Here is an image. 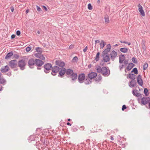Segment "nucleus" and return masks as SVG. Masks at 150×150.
Wrapping results in <instances>:
<instances>
[{"label": "nucleus", "instance_id": "nucleus-3", "mask_svg": "<svg viewBox=\"0 0 150 150\" xmlns=\"http://www.w3.org/2000/svg\"><path fill=\"white\" fill-rule=\"evenodd\" d=\"M17 64L18 66L20 67V69L21 70H24L26 65L25 60L24 59L20 60L18 61Z\"/></svg>", "mask_w": 150, "mask_h": 150}, {"label": "nucleus", "instance_id": "nucleus-44", "mask_svg": "<svg viewBox=\"0 0 150 150\" xmlns=\"http://www.w3.org/2000/svg\"><path fill=\"white\" fill-rule=\"evenodd\" d=\"M13 58H15L16 59H18L20 57L19 55L17 54H13Z\"/></svg>", "mask_w": 150, "mask_h": 150}, {"label": "nucleus", "instance_id": "nucleus-22", "mask_svg": "<svg viewBox=\"0 0 150 150\" xmlns=\"http://www.w3.org/2000/svg\"><path fill=\"white\" fill-rule=\"evenodd\" d=\"M125 57L123 54H121L119 56V63L122 64L124 61Z\"/></svg>", "mask_w": 150, "mask_h": 150}, {"label": "nucleus", "instance_id": "nucleus-6", "mask_svg": "<svg viewBox=\"0 0 150 150\" xmlns=\"http://www.w3.org/2000/svg\"><path fill=\"white\" fill-rule=\"evenodd\" d=\"M35 59L33 58H31L28 61V65L30 68L33 69L34 68L35 66Z\"/></svg>", "mask_w": 150, "mask_h": 150}, {"label": "nucleus", "instance_id": "nucleus-19", "mask_svg": "<svg viewBox=\"0 0 150 150\" xmlns=\"http://www.w3.org/2000/svg\"><path fill=\"white\" fill-rule=\"evenodd\" d=\"M138 6L139 7V11L140 13L143 16H144L145 13L144 12V11L143 9L142 6L141 5H140V4H139L138 5Z\"/></svg>", "mask_w": 150, "mask_h": 150}, {"label": "nucleus", "instance_id": "nucleus-34", "mask_svg": "<svg viewBox=\"0 0 150 150\" xmlns=\"http://www.w3.org/2000/svg\"><path fill=\"white\" fill-rule=\"evenodd\" d=\"M100 54V52H98L96 54V56L95 57V59L96 62L98 61L99 60Z\"/></svg>", "mask_w": 150, "mask_h": 150}, {"label": "nucleus", "instance_id": "nucleus-46", "mask_svg": "<svg viewBox=\"0 0 150 150\" xmlns=\"http://www.w3.org/2000/svg\"><path fill=\"white\" fill-rule=\"evenodd\" d=\"M124 64L125 65H126L127 64H128V59L125 60L124 62Z\"/></svg>", "mask_w": 150, "mask_h": 150}, {"label": "nucleus", "instance_id": "nucleus-54", "mask_svg": "<svg viewBox=\"0 0 150 150\" xmlns=\"http://www.w3.org/2000/svg\"><path fill=\"white\" fill-rule=\"evenodd\" d=\"M15 37L16 35H15L13 34L11 35V39H13L15 38Z\"/></svg>", "mask_w": 150, "mask_h": 150}, {"label": "nucleus", "instance_id": "nucleus-14", "mask_svg": "<svg viewBox=\"0 0 150 150\" xmlns=\"http://www.w3.org/2000/svg\"><path fill=\"white\" fill-rule=\"evenodd\" d=\"M102 57H103V60L102 62H107L110 61V58L109 56V54L106 55H101Z\"/></svg>", "mask_w": 150, "mask_h": 150}, {"label": "nucleus", "instance_id": "nucleus-39", "mask_svg": "<svg viewBox=\"0 0 150 150\" xmlns=\"http://www.w3.org/2000/svg\"><path fill=\"white\" fill-rule=\"evenodd\" d=\"M148 67V64L147 63H144L143 65V69L144 70H145Z\"/></svg>", "mask_w": 150, "mask_h": 150}, {"label": "nucleus", "instance_id": "nucleus-8", "mask_svg": "<svg viewBox=\"0 0 150 150\" xmlns=\"http://www.w3.org/2000/svg\"><path fill=\"white\" fill-rule=\"evenodd\" d=\"M9 65L12 69L16 68L17 67V61L16 60H11L9 63Z\"/></svg>", "mask_w": 150, "mask_h": 150}, {"label": "nucleus", "instance_id": "nucleus-33", "mask_svg": "<svg viewBox=\"0 0 150 150\" xmlns=\"http://www.w3.org/2000/svg\"><path fill=\"white\" fill-rule=\"evenodd\" d=\"M78 57L77 56H75L73 57L71 61V62H72L74 63H76L78 61Z\"/></svg>", "mask_w": 150, "mask_h": 150}, {"label": "nucleus", "instance_id": "nucleus-55", "mask_svg": "<svg viewBox=\"0 0 150 150\" xmlns=\"http://www.w3.org/2000/svg\"><path fill=\"white\" fill-rule=\"evenodd\" d=\"M8 76H11V72H9L6 74Z\"/></svg>", "mask_w": 150, "mask_h": 150}, {"label": "nucleus", "instance_id": "nucleus-17", "mask_svg": "<svg viewBox=\"0 0 150 150\" xmlns=\"http://www.w3.org/2000/svg\"><path fill=\"white\" fill-rule=\"evenodd\" d=\"M10 69V68L8 66L6 65L2 67L0 69L2 73H5L8 71Z\"/></svg>", "mask_w": 150, "mask_h": 150}, {"label": "nucleus", "instance_id": "nucleus-21", "mask_svg": "<svg viewBox=\"0 0 150 150\" xmlns=\"http://www.w3.org/2000/svg\"><path fill=\"white\" fill-rule=\"evenodd\" d=\"M74 72L73 70L71 69H69L66 70V74L68 76V77H69V76Z\"/></svg>", "mask_w": 150, "mask_h": 150}, {"label": "nucleus", "instance_id": "nucleus-16", "mask_svg": "<svg viewBox=\"0 0 150 150\" xmlns=\"http://www.w3.org/2000/svg\"><path fill=\"white\" fill-rule=\"evenodd\" d=\"M71 79L72 81H75L77 79L78 75L77 73L74 72L69 76Z\"/></svg>", "mask_w": 150, "mask_h": 150}, {"label": "nucleus", "instance_id": "nucleus-61", "mask_svg": "<svg viewBox=\"0 0 150 150\" xmlns=\"http://www.w3.org/2000/svg\"><path fill=\"white\" fill-rule=\"evenodd\" d=\"M72 129H73L72 130L73 131L75 132L77 130V129L75 128H73Z\"/></svg>", "mask_w": 150, "mask_h": 150}, {"label": "nucleus", "instance_id": "nucleus-51", "mask_svg": "<svg viewBox=\"0 0 150 150\" xmlns=\"http://www.w3.org/2000/svg\"><path fill=\"white\" fill-rule=\"evenodd\" d=\"M21 33L20 30H18L16 32V34L18 36H19L21 34Z\"/></svg>", "mask_w": 150, "mask_h": 150}, {"label": "nucleus", "instance_id": "nucleus-9", "mask_svg": "<svg viewBox=\"0 0 150 150\" xmlns=\"http://www.w3.org/2000/svg\"><path fill=\"white\" fill-rule=\"evenodd\" d=\"M107 48L105 49L102 53L101 55H106L108 54V53L110 51L111 48V46L110 44H108L107 46Z\"/></svg>", "mask_w": 150, "mask_h": 150}, {"label": "nucleus", "instance_id": "nucleus-4", "mask_svg": "<svg viewBox=\"0 0 150 150\" xmlns=\"http://www.w3.org/2000/svg\"><path fill=\"white\" fill-rule=\"evenodd\" d=\"M43 67L44 68V71L46 73H48L49 72L48 71L50 70L53 67L51 64L47 63L45 64Z\"/></svg>", "mask_w": 150, "mask_h": 150}, {"label": "nucleus", "instance_id": "nucleus-58", "mask_svg": "<svg viewBox=\"0 0 150 150\" xmlns=\"http://www.w3.org/2000/svg\"><path fill=\"white\" fill-rule=\"evenodd\" d=\"M103 62H101L100 63V65L101 66H103L105 65V63H103Z\"/></svg>", "mask_w": 150, "mask_h": 150}, {"label": "nucleus", "instance_id": "nucleus-15", "mask_svg": "<svg viewBox=\"0 0 150 150\" xmlns=\"http://www.w3.org/2000/svg\"><path fill=\"white\" fill-rule=\"evenodd\" d=\"M97 76V74L95 72H92L88 74V77L90 79L95 78Z\"/></svg>", "mask_w": 150, "mask_h": 150}, {"label": "nucleus", "instance_id": "nucleus-18", "mask_svg": "<svg viewBox=\"0 0 150 150\" xmlns=\"http://www.w3.org/2000/svg\"><path fill=\"white\" fill-rule=\"evenodd\" d=\"M137 82L141 86H142L143 84V81L142 79L141 76L140 75H138L137 76Z\"/></svg>", "mask_w": 150, "mask_h": 150}, {"label": "nucleus", "instance_id": "nucleus-50", "mask_svg": "<svg viewBox=\"0 0 150 150\" xmlns=\"http://www.w3.org/2000/svg\"><path fill=\"white\" fill-rule=\"evenodd\" d=\"M127 108V107L125 105H123L122 106V111H124L125 109Z\"/></svg>", "mask_w": 150, "mask_h": 150}, {"label": "nucleus", "instance_id": "nucleus-52", "mask_svg": "<svg viewBox=\"0 0 150 150\" xmlns=\"http://www.w3.org/2000/svg\"><path fill=\"white\" fill-rule=\"evenodd\" d=\"M124 65L123 64H122V65H120L119 66V68L120 70H121L123 69L124 66Z\"/></svg>", "mask_w": 150, "mask_h": 150}, {"label": "nucleus", "instance_id": "nucleus-10", "mask_svg": "<svg viewBox=\"0 0 150 150\" xmlns=\"http://www.w3.org/2000/svg\"><path fill=\"white\" fill-rule=\"evenodd\" d=\"M149 97H144L141 98V104L142 105H145L148 103L150 100Z\"/></svg>", "mask_w": 150, "mask_h": 150}, {"label": "nucleus", "instance_id": "nucleus-43", "mask_svg": "<svg viewBox=\"0 0 150 150\" xmlns=\"http://www.w3.org/2000/svg\"><path fill=\"white\" fill-rule=\"evenodd\" d=\"M88 9L90 10H91L92 9V6L91 5V4L90 3H89L88 4Z\"/></svg>", "mask_w": 150, "mask_h": 150}, {"label": "nucleus", "instance_id": "nucleus-12", "mask_svg": "<svg viewBox=\"0 0 150 150\" xmlns=\"http://www.w3.org/2000/svg\"><path fill=\"white\" fill-rule=\"evenodd\" d=\"M66 69L63 67H61L60 68L59 72V75H58L59 77L61 76V77H62V76L64 75L66 73Z\"/></svg>", "mask_w": 150, "mask_h": 150}, {"label": "nucleus", "instance_id": "nucleus-26", "mask_svg": "<svg viewBox=\"0 0 150 150\" xmlns=\"http://www.w3.org/2000/svg\"><path fill=\"white\" fill-rule=\"evenodd\" d=\"M13 55V52L12 51L10 52H8L6 55L5 57L6 59H8L11 57Z\"/></svg>", "mask_w": 150, "mask_h": 150}, {"label": "nucleus", "instance_id": "nucleus-11", "mask_svg": "<svg viewBox=\"0 0 150 150\" xmlns=\"http://www.w3.org/2000/svg\"><path fill=\"white\" fill-rule=\"evenodd\" d=\"M55 63L56 65L61 67H63L65 65L64 62L60 60H56L55 62Z\"/></svg>", "mask_w": 150, "mask_h": 150}, {"label": "nucleus", "instance_id": "nucleus-1", "mask_svg": "<svg viewBox=\"0 0 150 150\" xmlns=\"http://www.w3.org/2000/svg\"><path fill=\"white\" fill-rule=\"evenodd\" d=\"M96 69L98 73H101L104 76H108L110 74V70H108L106 67H103L101 68L100 66L97 65L96 67Z\"/></svg>", "mask_w": 150, "mask_h": 150}, {"label": "nucleus", "instance_id": "nucleus-2", "mask_svg": "<svg viewBox=\"0 0 150 150\" xmlns=\"http://www.w3.org/2000/svg\"><path fill=\"white\" fill-rule=\"evenodd\" d=\"M35 66L37 67V69L41 70L42 69L41 66L44 64V62L42 60L38 59H35Z\"/></svg>", "mask_w": 150, "mask_h": 150}, {"label": "nucleus", "instance_id": "nucleus-32", "mask_svg": "<svg viewBox=\"0 0 150 150\" xmlns=\"http://www.w3.org/2000/svg\"><path fill=\"white\" fill-rule=\"evenodd\" d=\"M97 125H96V126H94L92 129L91 131L93 132H96L97 131Z\"/></svg>", "mask_w": 150, "mask_h": 150}, {"label": "nucleus", "instance_id": "nucleus-64", "mask_svg": "<svg viewBox=\"0 0 150 150\" xmlns=\"http://www.w3.org/2000/svg\"><path fill=\"white\" fill-rule=\"evenodd\" d=\"M95 44L97 43H99L100 42L99 40H96L95 41Z\"/></svg>", "mask_w": 150, "mask_h": 150}, {"label": "nucleus", "instance_id": "nucleus-36", "mask_svg": "<svg viewBox=\"0 0 150 150\" xmlns=\"http://www.w3.org/2000/svg\"><path fill=\"white\" fill-rule=\"evenodd\" d=\"M142 48L143 50L144 51H146V47L145 44L144 42H142Z\"/></svg>", "mask_w": 150, "mask_h": 150}, {"label": "nucleus", "instance_id": "nucleus-35", "mask_svg": "<svg viewBox=\"0 0 150 150\" xmlns=\"http://www.w3.org/2000/svg\"><path fill=\"white\" fill-rule=\"evenodd\" d=\"M131 73L134 72V74H137L138 73V71L136 68H134L131 71Z\"/></svg>", "mask_w": 150, "mask_h": 150}, {"label": "nucleus", "instance_id": "nucleus-49", "mask_svg": "<svg viewBox=\"0 0 150 150\" xmlns=\"http://www.w3.org/2000/svg\"><path fill=\"white\" fill-rule=\"evenodd\" d=\"M31 49V48L30 47H29V46L27 47L26 48V50L27 52H29L30 51V50Z\"/></svg>", "mask_w": 150, "mask_h": 150}, {"label": "nucleus", "instance_id": "nucleus-25", "mask_svg": "<svg viewBox=\"0 0 150 150\" xmlns=\"http://www.w3.org/2000/svg\"><path fill=\"white\" fill-rule=\"evenodd\" d=\"M136 76L133 74L129 73L128 74L129 78L132 80H134L135 79Z\"/></svg>", "mask_w": 150, "mask_h": 150}, {"label": "nucleus", "instance_id": "nucleus-56", "mask_svg": "<svg viewBox=\"0 0 150 150\" xmlns=\"http://www.w3.org/2000/svg\"><path fill=\"white\" fill-rule=\"evenodd\" d=\"M41 141H42V142L43 143V144L46 145V143L45 142V140H44V141H43V140L42 139H41Z\"/></svg>", "mask_w": 150, "mask_h": 150}, {"label": "nucleus", "instance_id": "nucleus-41", "mask_svg": "<svg viewBox=\"0 0 150 150\" xmlns=\"http://www.w3.org/2000/svg\"><path fill=\"white\" fill-rule=\"evenodd\" d=\"M135 96L137 97H140L142 98V96L141 94H140L139 93H138L137 91L135 95Z\"/></svg>", "mask_w": 150, "mask_h": 150}, {"label": "nucleus", "instance_id": "nucleus-29", "mask_svg": "<svg viewBox=\"0 0 150 150\" xmlns=\"http://www.w3.org/2000/svg\"><path fill=\"white\" fill-rule=\"evenodd\" d=\"M100 48L103 49L106 45V43H105L103 40H102L101 41V42L100 43Z\"/></svg>", "mask_w": 150, "mask_h": 150}, {"label": "nucleus", "instance_id": "nucleus-37", "mask_svg": "<svg viewBox=\"0 0 150 150\" xmlns=\"http://www.w3.org/2000/svg\"><path fill=\"white\" fill-rule=\"evenodd\" d=\"M148 90L147 88H145L144 89V93L145 95L146 96H147L149 95V94H148Z\"/></svg>", "mask_w": 150, "mask_h": 150}, {"label": "nucleus", "instance_id": "nucleus-30", "mask_svg": "<svg viewBox=\"0 0 150 150\" xmlns=\"http://www.w3.org/2000/svg\"><path fill=\"white\" fill-rule=\"evenodd\" d=\"M104 19L105 23L106 24H107L109 23L110 21L109 20L108 16V15H106L104 17Z\"/></svg>", "mask_w": 150, "mask_h": 150}, {"label": "nucleus", "instance_id": "nucleus-5", "mask_svg": "<svg viewBox=\"0 0 150 150\" xmlns=\"http://www.w3.org/2000/svg\"><path fill=\"white\" fill-rule=\"evenodd\" d=\"M51 69L52 70V72H51V74L53 76H55L59 71L60 68L58 66H55L53 67Z\"/></svg>", "mask_w": 150, "mask_h": 150}, {"label": "nucleus", "instance_id": "nucleus-7", "mask_svg": "<svg viewBox=\"0 0 150 150\" xmlns=\"http://www.w3.org/2000/svg\"><path fill=\"white\" fill-rule=\"evenodd\" d=\"M86 78L85 75L84 73L79 74L78 75V81L80 83H82Z\"/></svg>", "mask_w": 150, "mask_h": 150}, {"label": "nucleus", "instance_id": "nucleus-13", "mask_svg": "<svg viewBox=\"0 0 150 150\" xmlns=\"http://www.w3.org/2000/svg\"><path fill=\"white\" fill-rule=\"evenodd\" d=\"M117 55V52L114 50L112 51L109 54L110 58L113 61L114 60Z\"/></svg>", "mask_w": 150, "mask_h": 150}, {"label": "nucleus", "instance_id": "nucleus-31", "mask_svg": "<svg viewBox=\"0 0 150 150\" xmlns=\"http://www.w3.org/2000/svg\"><path fill=\"white\" fill-rule=\"evenodd\" d=\"M35 50L37 52L40 53H42V49L41 47H37Z\"/></svg>", "mask_w": 150, "mask_h": 150}, {"label": "nucleus", "instance_id": "nucleus-63", "mask_svg": "<svg viewBox=\"0 0 150 150\" xmlns=\"http://www.w3.org/2000/svg\"><path fill=\"white\" fill-rule=\"evenodd\" d=\"M142 98H142L140 97V98H138V101L139 102V103L140 101H141V98Z\"/></svg>", "mask_w": 150, "mask_h": 150}, {"label": "nucleus", "instance_id": "nucleus-57", "mask_svg": "<svg viewBox=\"0 0 150 150\" xmlns=\"http://www.w3.org/2000/svg\"><path fill=\"white\" fill-rule=\"evenodd\" d=\"M42 7L44 8V10L45 11H47V8L45 6H43Z\"/></svg>", "mask_w": 150, "mask_h": 150}, {"label": "nucleus", "instance_id": "nucleus-62", "mask_svg": "<svg viewBox=\"0 0 150 150\" xmlns=\"http://www.w3.org/2000/svg\"><path fill=\"white\" fill-rule=\"evenodd\" d=\"M12 12L14 11V8L13 7H12L10 8Z\"/></svg>", "mask_w": 150, "mask_h": 150}, {"label": "nucleus", "instance_id": "nucleus-53", "mask_svg": "<svg viewBox=\"0 0 150 150\" xmlns=\"http://www.w3.org/2000/svg\"><path fill=\"white\" fill-rule=\"evenodd\" d=\"M137 91V90L136 89L135 90H133L132 91V93L135 96V95Z\"/></svg>", "mask_w": 150, "mask_h": 150}, {"label": "nucleus", "instance_id": "nucleus-40", "mask_svg": "<svg viewBox=\"0 0 150 150\" xmlns=\"http://www.w3.org/2000/svg\"><path fill=\"white\" fill-rule=\"evenodd\" d=\"M101 79L102 77L100 75H99L96 78V81H100L101 80Z\"/></svg>", "mask_w": 150, "mask_h": 150}, {"label": "nucleus", "instance_id": "nucleus-60", "mask_svg": "<svg viewBox=\"0 0 150 150\" xmlns=\"http://www.w3.org/2000/svg\"><path fill=\"white\" fill-rule=\"evenodd\" d=\"M148 103L149 104V105H148L149 106H148V107H147V108H148L149 109H150V100H149V103Z\"/></svg>", "mask_w": 150, "mask_h": 150}, {"label": "nucleus", "instance_id": "nucleus-27", "mask_svg": "<svg viewBox=\"0 0 150 150\" xmlns=\"http://www.w3.org/2000/svg\"><path fill=\"white\" fill-rule=\"evenodd\" d=\"M6 83V80L4 78L2 77V76L0 77V83L2 84L3 85L5 84Z\"/></svg>", "mask_w": 150, "mask_h": 150}, {"label": "nucleus", "instance_id": "nucleus-24", "mask_svg": "<svg viewBox=\"0 0 150 150\" xmlns=\"http://www.w3.org/2000/svg\"><path fill=\"white\" fill-rule=\"evenodd\" d=\"M135 66L134 64L132 63H129L126 68V69L128 71H130Z\"/></svg>", "mask_w": 150, "mask_h": 150}, {"label": "nucleus", "instance_id": "nucleus-38", "mask_svg": "<svg viewBox=\"0 0 150 150\" xmlns=\"http://www.w3.org/2000/svg\"><path fill=\"white\" fill-rule=\"evenodd\" d=\"M132 62L136 64L137 63V61L136 58L134 57H133L132 59Z\"/></svg>", "mask_w": 150, "mask_h": 150}, {"label": "nucleus", "instance_id": "nucleus-42", "mask_svg": "<svg viewBox=\"0 0 150 150\" xmlns=\"http://www.w3.org/2000/svg\"><path fill=\"white\" fill-rule=\"evenodd\" d=\"M39 58L41 59L42 60H44L45 59V57L44 56L41 54L40 55V57H39Z\"/></svg>", "mask_w": 150, "mask_h": 150}, {"label": "nucleus", "instance_id": "nucleus-48", "mask_svg": "<svg viewBox=\"0 0 150 150\" xmlns=\"http://www.w3.org/2000/svg\"><path fill=\"white\" fill-rule=\"evenodd\" d=\"M37 10L39 12H40L42 11V10L40 7L38 6H36Z\"/></svg>", "mask_w": 150, "mask_h": 150}, {"label": "nucleus", "instance_id": "nucleus-59", "mask_svg": "<svg viewBox=\"0 0 150 150\" xmlns=\"http://www.w3.org/2000/svg\"><path fill=\"white\" fill-rule=\"evenodd\" d=\"M87 46H86L85 48L83 49V51L84 52H85L87 50Z\"/></svg>", "mask_w": 150, "mask_h": 150}, {"label": "nucleus", "instance_id": "nucleus-47", "mask_svg": "<svg viewBox=\"0 0 150 150\" xmlns=\"http://www.w3.org/2000/svg\"><path fill=\"white\" fill-rule=\"evenodd\" d=\"M41 53H35L34 54L35 56L39 58V57H40V55H41Z\"/></svg>", "mask_w": 150, "mask_h": 150}, {"label": "nucleus", "instance_id": "nucleus-23", "mask_svg": "<svg viewBox=\"0 0 150 150\" xmlns=\"http://www.w3.org/2000/svg\"><path fill=\"white\" fill-rule=\"evenodd\" d=\"M89 79L87 77H86L85 79L84 80L83 82L85 84L88 85L90 84L92 82V80Z\"/></svg>", "mask_w": 150, "mask_h": 150}, {"label": "nucleus", "instance_id": "nucleus-20", "mask_svg": "<svg viewBox=\"0 0 150 150\" xmlns=\"http://www.w3.org/2000/svg\"><path fill=\"white\" fill-rule=\"evenodd\" d=\"M137 82L135 80H132L129 84V86L130 87H133L137 85Z\"/></svg>", "mask_w": 150, "mask_h": 150}, {"label": "nucleus", "instance_id": "nucleus-28", "mask_svg": "<svg viewBox=\"0 0 150 150\" xmlns=\"http://www.w3.org/2000/svg\"><path fill=\"white\" fill-rule=\"evenodd\" d=\"M120 50L122 52L126 53L128 51V49L125 47H123L120 48Z\"/></svg>", "mask_w": 150, "mask_h": 150}, {"label": "nucleus", "instance_id": "nucleus-45", "mask_svg": "<svg viewBox=\"0 0 150 150\" xmlns=\"http://www.w3.org/2000/svg\"><path fill=\"white\" fill-rule=\"evenodd\" d=\"M120 42L121 43H125V44H127L128 45H130L131 44V43L130 42H126L125 41H120Z\"/></svg>", "mask_w": 150, "mask_h": 150}]
</instances>
